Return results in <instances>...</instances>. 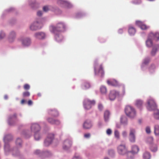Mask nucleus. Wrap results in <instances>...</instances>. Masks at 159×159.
<instances>
[{"label":"nucleus","mask_w":159,"mask_h":159,"mask_svg":"<svg viewBox=\"0 0 159 159\" xmlns=\"http://www.w3.org/2000/svg\"><path fill=\"white\" fill-rule=\"evenodd\" d=\"M147 102L148 104V106L147 107V109L149 111L154 110V117L157 119H159V111L158 110L156 109L157 106L154 100L151 99H149Z\"/></svg>","instance_id":"f257e3e1"},{"label":"nucleus","mask_w":159,"mask_h":159,"mask_svg":"<svg viewBox=\"0 0 159 159\" xmlns=\"http://www.w3.org/2000/svg\"><path fill=\"white\" fill-rule=\"evenodd\" d=\"M66 28L65 25L63 23L60 22L58 23L56 26L53 25L50 26V29L51 32L56 34L65 31Z\"/></svg>","instance_id":"f03ea898"},{"label":"nucleus","mask_w":159,"mask_h":159,"mask_svg":"<svg viewBox=\"0 0 159 159\" xmlns=\"http://www.w3.org/2000/svg\"><path fill=\"white\" fill-rule=\"evenodd\" d=\"M94 73L95 75H100L101 77L103 76L104 72L102 64H98L97 62L95 63L94 66Z\"/></svg>","instance_id":"7ed1b4c3"},{"label":"nucleus","mask_w":159,"mask_h":159,"mask_svg":"<svg viewBox=\"0 0 159 159\" xmlns=\"http://www.w3.org/2000/svg\"><path fill=\"white\" fill-rule=\"evenodd\" d=\"M117 152L119 154L124 155L127 154V157H131L129 155L131 154V152L128 151L127 148L125 144H120L119 145L117 148Z\"/></svg>","instance_id":"20e7f679"},{"label":"nucleus","mask_w":159,"mask_h":159,"mask_svg":"<svg viewBox=\"0 0 159 159\" xmlns=\"http://www.w3.org/2000/svg\"><path fill=\"white\" fill-rule=\"evenodd\" d=\"M125 112L127 116L131 118L134 117L136 116V112L134 109L129 106L126 107Z\"/></svg>","instance_id":"39448f33"},{"label":"nucleus","mask_w":159,"mask_h":159,"mask_svg":"<svg viewBox=\"0 0 159 159\" xmlns=\"http://www.w3.org/2000/svg\"><path fill=\"white\" fill-rule=\"evenodd\" d=\"M31 131L34 133V137L35 140H38L39 137H37V135L38 134L37 133L39 132L40 129V127L39 125L35 123L32 125L31 127Z\"/></svg>","instance_id":"423d86ee"},{"label":"nucleus","mask_w":159,"mask_h":159,"mask_svg":"<svg viewBox=\"0 0 159 159\" xmlns=\"http://www.w3.org/2000/svg\"><path fill=\"white\" fill-rule=\"evenodd\" d=\"M95 103V101L94 100H91L88 99H86L84 101V107L85 109L89 110L94 105Z\"/></svg>","instance_id":"0eeeda50"},{"label":"nucleus","mask_w":159,"mask_h":159,"mask_svg":"<svg viewBox=\"0 0 159 159\" xmlns=\"http://www.w3.org/2000/svg\"><path fill=\"white\" fill-rule=\"evenodd\" d=\"M135 133V129L133 128H130L129 134V140L131 143H134L135 142L136 137Z\"/></svg>","instance_id":"6e6552de"},{"label":"nucleus","mask_w":159,"mask_h":159,"mask_svg":"<svg viewBox=\"0 0 159 159\" xmlns=\"http://www.w3.org/2000/svg\"><path fill=\"white\" fill-rule=\"evenodd\" d=\"M42 27V25L38 21L34 22L31 25L30 27V29L32 30H37L40 29Z\"/></svg>","instance_id":"1a4fd4ad"},{"label":"nucleus","mask_w":159,"mask_h":159,"mask_svg":"<svg viewBox=\"0 0 159 159\" xmlns=\"http://www.w3.org/2000/svg\"><path fill=\"white\" fill-rule=\"evenodd\" d=\"M54 138V135L52 134H49L45 140L44 144L46 146H49L52 143Z\"/></svg>","instance_id":"9d476101"},{"label":"nucleus","mask_w":159,"mask_h":159,"mask_svg":"<svg viewBox=\"0 0 159 159\" xmlns=\"http://www.w3.org/2000/svg\"><path fill=\"white\" fill-rule=\"evenodd\" d=\"M92 126L91 121L89 120L85 121L83 125V128L85 129H90L92 127Z\"/></svg>","instance_id":"9b49d317"},{"label":"nucleus","mask_w":159,"mask_h":159,"mask_svg":"<svg viewBox=\"0 0 159 159\" xmlns=\"http://www.w3.org/2000/svg\"><path fill=\"white\" fill-rule=\"evenodd\" d=\"M119 94V93L118 92L115 90H111L110 91L109 94V98L110 100H113Z\"/></svg>","instance_id":"f8f14e48"},{"label":"nucleus","mask_w":159,"mask_h":159,"mask_svg":"<svg viewBox=\"0 0 159 159\" xmlns=\"http://www.w3.org/2000/svg\"><path fill=\"white\" fill-rule=\"evenodd\" d=\"M35 37L37 39H43L45 38V33L42 32H39L35 33L34 35Z\"/></svg>","instance_id":"ddd939ff"},{"label":"nucleus","mask_w":159,"mask_h":159,"mask_svg":"<svg viewBox=\"0 0 159 159\" xmlns=\"http://www.w3.org/2000/svg\"><path fill=\"white\" fill-rule=\"evenodd\" d=\"M136 24L140 27V28L143 30H146L149 28L150 27L148 26H147L140 21H136Z\"/></svg>","instance_id":"4468645a"},{"label":"nucleus","mask_w":159,"mask_h":159,"mask_svg":"<svg viewBox=\"0 0 159 159\" xmlns=\"http://www.w3.org/2000/svg\"><path fill=\"white\" fill-rule=\"evenodd\" d=\"M71 145L72 142L70 140H66L64 142L63 148L64 150H67L71 147Z\"/></svg>","instance_id":"2eb2a0df"},{"label":"nucleus","mask_w":159,"mask_h":159,"mask_svg":"<svg viewBox=\"0 0 159 159\" xmlns=\"http://www.w3.org/2000/svg\"><path fill=\"white\" fill-rule=\"evenodd\" d=\"M48 122L51 124L59 125L60 124V121L58 120H55L52 118L48 117L47 118Z\"/></svg>","instance_id":"dca6fc26"},{"label":"nucleus","mask_w":159,"mask_h":159,"mask_svg":"<svg viewBox=\"0 0 159 159\" xmlns=\"http://www.w3.org/2000/svg\"><path fill=\"white\" fill-rule=\"evenodd\" d=\"M159 49V45L158 44H156L153 46L151 52V55L153 56H154Z\"/></svg>","instance_id":"f3484780"},{"label":"nucleus","mask_w":159,"mask_h":159,"mask_svg":"<svg viewBox=\"0 0 159 159\" xmlns=\"http://www.w3.org/2000/svg\"><path fill=\"white\" fill-rule=\"evenodd\" d=\"M48 112L50 115L53 117L57 116L59 115L57 111L55 109H49L48 110Z\"/></svg>","instance_id":"a211bd4d"},{"label":"nucleus","mask_w":159,"mask_h":159,"mask_svg":"<svg viewBox=\"0 0 159 159\" xmlns=\"http://www.w3.org/2000/svg\"><path fill=\"white\" fill-rule=\"evenodd\" d=\"M132 150L131 151H130L131 152V154L129 155V156L131 157V153L133 154H135L137 153L138 152L139 150V148L136 145H134L132 147ZM131 157L130 158H131Z\"/></svg>","instance_id":"6ab92c4d"},{"label":"nucleus","mask_w":159,"mask_h":159,"mask_svg":"<svg viewBox=\"0 0 159 159\" xmlns=\"http://www.w3.org/2000/svg\"><path fill=\"white\" fill-rule=\"evenodd\" d=\"M153 39H156L158 40L159 39V33L158 32H156L155 34L152 32L150 33L149 35Z\"/></svg>","instance_id":"aec40b11"},{"label":"nucleus","mask_w":159,"mask_h":159,"mask_svg":"<svg viewBox=\"0 0 159 159\" xmlns=\"http://www.w3.org/2000/svg\"><path fill=\"white\" fill-rule=\"evenodd\" d=\"M55 34H56L55 37L56 40L58 42L61 41L63 39V37L60 33H58Z\"/></svg>","instance_id":"412c9836"},{"label":"nucleus","mask_w":159,"mask_h":159,"mask_svg":"<svg viewBox=\"0 0 159 159\" xmlns=\"http://www.w3.org/2000/svg\"><path fill=\"white\" fill-rule=\"evenodd\" d=\"M22 42L24 46H28L31 43V40L29 38H25L22 40Z\"/></svg>","instance_id":"4be33fe9"},{"label":"nucleus","mask_w":159,"mask_h":159,"mask_svg":"<svg viewBox=\"0 0 159 159\" xmlns=\"http://www.w3.org/2000/svg\"><path fill=\"white\" fill-rule=\"evenodd\" d=\"M152 40L153 39L149 36L146 42V45L147 47L150 48L152 46Z\"/></svg>","instance_id":"5701e85b"},{"label":"nucleus","mask_w":159,"mask_h":159,"mask_svg":"<svg viewBox=\"0 0 159 159\" xmlns=\"http://www.w3.org/2000/svg\"><path fill=\"white\" fill-rule=\"evenodd\" d=\"M110 115V112L108 111L107 110L105 111L104 113V118L106 122H107L108 121Z\"/></svg>","instance_id":"b1692460"},{"label":"nucleus","mask_w":159,"mask_h":159,"mask_svg":"<svg viewBox=\"0 0 159 159\" xmlns=\"http://www.w3.org/2000/svg\"><path fill=\"white\" fill-rule=\"evenodd\" d=\"M107 83L109 85L113 86H116L118 84L117 81L115 80H108Z\"/></svg>","instance_id":"393cba45"},{"label":"nucleus","mask_w":159,"mask_h":159,"mask_svg":"<svg viewBox=\"0 0 159 159\" xmlns=\"http://www.w3.org/2000/svg\"><path fill=\"white\" fill-rule=\"evenodd\" d=\"M136 30L135 28L131 26H129L128 32L130 35H134L135 33Z\"/></svg>","instance_id":"a878e982"},{"label":"nucleus","mask_w":159,"mask_h":159,"mask_svg":"<svg viewBox=\"0 0 159 159\" xmlns=\"http://www.w3.org/2000/svg\"><path fill=\"white\" fill-rule=\"evenodd\" d=\"M58 3L59 4H60L62 5V6L64 7H69V5L70 4L67 2L65 1L62 0H59Z\"/></svg>","instance_id":"bb28decb"},{"label":"nucleus","mask_w":159,"mask_h":159,"mask_svg":"<svg viewBox=\"0 0 159 159\" xmlns=\"http://www.w3.org/2000/svg\"><path fill=\"white\" fill-rule=\"evenodd\" d=\"M120 122L123 124H126L127 122V120L126 117L125 116H122L120 118Z\"/></svg>","instance_id":"cd10ccee"},{"label":"nucleus","mask_w":159,"mask_h":159,"mask_svg":"<svg viewBox=\"0 0 159 159\" xmlns=\"http://www.w3.org/2000/svg\"><path fill=\"white\" fill-rule=\"evenodd\" d=\"M150 149L152 152H155L157 150V146L155 144H151L150 146Z\"/></svg>","instance_id":"c85d7f7f"},{"label":"nucleus","mask_w":159,"mask_h":159,"mask_svg":"<svg viewBox=\"0 0 159 159\" xmlns=\"http://www.w3.org/2000/svg\"><path fill=\"white\" fill-rule=\"evenodd\" d=\"M16 34L14 31H12L11 32V42H13L16 38Z\"/></svg>","instance_id":"c756f323"},{"label":"nucleus","mask_w":159,"mask_h":159,"mask_svg":"<svg viewBox=\"0 0 159 159\" xmlns=\"http://www.w3.org/2000/svg\"><path fill=\"white\" fill-rule=\"evenodd\" d=\"M154 132L156 135H159V125H155Z\"/></svg>","instance_id":"7c9ffc66"},{"label":"nucleus","mask_w":159,"mask_h":159,"mask_svg":"<svg viewBox=\"0 0 159 159\" xmlns=\"http://www.w3.org/2000/svg\"><path fill=\"white\" fill-rule=\"evenodd\" d=\"M143 102L142 100L138 99L136 100V105L139 108H140L143 104Z\"/></svg>","instance_id":"2f4dec72"},{"label":"nucleus","mask_w":159,"mask_h":159,"mask_svg":"<svg viewBox=\"0 0 159 159\" xmlns=\"http://www.w3.org/2000/svg\"><path fill=\"white\" fill-rule=\"evenodd\" d=\"M143 158L144 159H149L150 158V155L149 152H145L143 154Z\"/></svg>","instance_id":"473e14b6"},{"label":"nucleus","mask_w":159,"mask_h":159,"mask_svg":"<svg viewBox=\"0 0 159 159\" xmlns=\"http://www.w3.org/2000/svg\"><path fill=\"white\" fill-rule=\"evenodd\" d=\"M22 143V141L21 139L18 138L16 139V145L18 147H20L21 146Z\"/></svg>","instance_id":"72a5a7b5"},{"label":"nucleus","mask_w":159,"mask_h":159,"mask_svg":"<svg viewBox=\"0 0 159 159\" xmlns=\"http://www.w3.org/2000/svg\"><path fill=\"white\" fill-rule=\"evenodd\" d=\"M90 85L89 83L85 82L83 85V88L84 89H87L90 87Z\"/></svg>","instance_id":"f704fd0d"},{"label":"nucleus","mask_w":159,"mask_h":159,"mask_svg":"<svg viewBox=\"0 0 159 159\" xmlns=\"http://www.w3.org/2000/svg\"><path fill=\"white\" fill-rule=\"evenodd\" d=\"M150 60L148 58H146L144 60L142 64L141 67H142L145 65H147L149 62Z\"/></svg>","instance_id":"c9c22d12"},{"label":"nucleus","mask_w":159,"mask_h":159,"mask_svg":"<svg viewBox=\"0 0 159 159\" xmlns=\"http://www.w3.org/2000/svg\"><path fill=\"white\" fill-rule=\"evenodd\" d=\"M100 91L102 93H106L107 92L106 88L103 86L101 87L100 88Z\"/></svg>","instance_id":"e433bc0d"},{"label":"nucleus","mask_w":159,"mask_h":159,"mask_svg":"<svg viewBox=\"0 0 159 159\" xmlns=\"http://www.w3.org/2000/svg\"><path fill=\"white\" fill-rule=\"evenodd\" d=\"M155 66L154 64H152L149 68V71L150 72H152L155 69Z\"/></svg>","instance_id":"4c0bfd02"},{"label":"nucleus","mask_w":159,"mask_h":159,"mask_svg":"<svg viewBox=\"0 0 159 159\" xmlns=\"http://www.w3.org/2000/svg\"><path fill=\"white\" fill-rule=\"evenodd\" d=\"M114 134L115 137L117 139H120V134L119 131L117 130H115Z\"/></svg>","instance_id":"58836bf2"},{"label":"nucleus","mask_w":159,"mask_h":159,"mask_svg":"<svg viewBox=\"0 0 159 159\" xmlns=\"http://www.w3.org/2000/svg\"><path fill=\"white\" fill-rule=\"evenodd\" d=\"M50 10V7L49 6H44L43 7V10L44 11L47 12Z\"/></svg>","instance_id":"ea45409f"},{"label":"nucleus","mask_w":159,"mask_h":159,"mask_svg":"<svg viewBox=\"0 0 159 159\" xmlns=\"http://www.w3.org/2000/svg\"><path fill=\"white\" fill-rule=\"evenodd\" d=\"M115 152L114 150L112 149H110L108 151V154L111 156H112L114 155Z\"/></svg>","instance_id":"a19ab883"},{"label":"nucleus","mask_w":159,"mask_h":159,"mask_svg":"<svg viewBox=\"0 0 159 159\" xmlns=\"http://www.w3.org/2000/svg\"><path fill=\"white\" fill-rule=\"evenodd\" d=\"M30 93L29 92H25L23 93V97H27L30 96Z\"/></svg>","instance_id":"79ce46f5"},{"label":"nucleus","mask_w":159,"mask_h":159,"mask_svg":"<svg viewBox=\"0 0 159 159\" xmlns=\"http://www.w3.org/2000/svg\"><path fill=\"white\" fill-rule=\"evenodd\" d=\"M7 135L5 136L3 139V140L4 141V142H5V151H6V147L7 146Z\"/></svg>","instance_id":"37998d69"},{"label":"nucleus","mask_w":159,"mask_h":159,"mask_svg":"<svg viewBox=\"0 0 159 159\" xmlns=\"http://www.w3.org/2000/svg\"><path fill=\"white\" fill-rule=\"evenodd\" d=\"M5 35L4 33L2 31H1L0 33V40L5 37Z\"/></svg>","instance_id":"c03bdc74"},{"label":"nucleus","mask_w":159,"mask_h":159,"mask_svg":"<svg viewBox=\"0 0 159 159\" xmlns=\"http://www.w3.org/2000/svg\"><path fill=\"white\" fill-rule=\"evenodd\" d=\"M24 88L25 90H29L30 89V86L28 84H25L24 86Z\"/></svg>","instance_id":"a18cd8bd"},{"label":"nucleus","mask_w":159,"mask_h":159,"mask_svg":"<svg viewBox=\"0 0 159 159\" xmlns=\"http://www.w3.org/2000/svg\"><path fill=\"white\" fill-rule=\"evenodd\" d=\"M106 133L108 135H110L112 134V130L110 129H108L106 131Z\"/></svg>","instance_id":"49530a36"},{"label":"nucleus","mask_w":159,"mask_h":159,"mask_svg":"<svg viewBox=\"0 0 159 159\" xmlns=\"http://www.w3.org/2000/svg\"><path fill=\"white\" fill-rule=\"evenodd\" d=\"M146 131L147 133L149 134L151 132L150 128L149 127H147L146 128Z\"/></svg>","instance_id":"de8ad7c7"},{"label":"nucleus","mask_w":159,"mask_h":159,"mask_svg":"<svg viewBox=\"0 0 159 159\" xmlns=\"http://www.w3.org/2000/svg\"><path fill=\"white\" fill-rule=\"evenodd\" d=\"M122 134L123 136L124 137H126L127 135V132L125 131L122 132Z\"/></svg>","instance_id":"09e8293b"},{"label":"nucleus","mask_w":159,"mask_h":159,"mask_svg":"<svg viewBox=\"0 0 159 159\" xmlns=\"http://www.w3.org/2000/svg\"><path fill=\"white\" fill-rule=\"evenodd\" d=\"M91 135L90 133L86 134H84V136L85 138H89L90 137Z\"/></svg>","instance_id":"8fccbe9b"},{"label":"nucleus","mask_w":159,"mask_h":159,"mask_svg":"<svg viewBox=\"0 0 159 159\" xmlns=\"http://www.w3.org/2000/svg\"><path fill=\"white\" fill-rule=\"evenodd\" d=\"M16 114H14V115L11 118V120L13 119H16Z\"/></svg>","instance_id":"3c124183"},{"label":"nucleus","mask_w":159,"mask_h":159,"mask_svg":"<svg viewBox=\"0 0 159 159\" xmlns=\"http://www.w3.org/2000/svg\"><path fill=\"white\" fill-rule=\"evenodd\" d=\"M103 108V107L102 105L101 104H99L98 105V109L100 110L101 111L102 110Z\"/></svg>","instance_id":"603ef678"},{"label":"nucleus","mask_w":159,"mask_h":159,"mask_svg":"<svg viewBox=\"0 0 159 159\" xmlns=\"http://www.w3.org/2000/svg\"><path fill=\"white\" fill-rule=\"evenodd\" d=\"M72 159H81V158L79 156L75 155L73 157Z\"/></svg>","instance_id":"864d4df0"},{"label":"nucleus","mask_w":159,"mask_h":159,"mask_svg":"<svg viewBox=\"0 0 159 159\" xmlns=\"http://www.w3.org/2000/svg\"><path fill=\"white\" fill-rule=\"evenodd\" d=\"M42 15V11H39L37 12V15L39 16H41Z\"/></svg>","instance_id":"5fc2aeb1"},{"label":"nucleus","mask_w":159,"mask_h":159,"mask_svg":"<svg viewBox=\"0 0 159 159\" xmlns=\"http://www.w3.org/2000/svg\"><path fill=\"white\" fill-rule=\"evenodd\" d=\"M38 5V4L36 2H34L33 4H32L31 5V6L33 8H34V6H37Z\"/></svg>","instance_id":"6e6d98bb"},{"label":"nucleus","mask_w":159,"mask_h":159,"mask_svg":"<svg viewBox=\"0 0 159 159\" xmlns=\"http://www.w3.org/2000/svg\"><path fill=\"white\" fill-rule=\"evenodd\" d=\"M28 103L29 105H30L32 104V102L31 100H29L28 101Z\"/></svg>","instance_id":"4d7b16f0"},{"label":"nucleus","mask_w":159,"mask_h":159,"mask_svg":"<svg viewBox=\"0 0 159 159\" xmlns=\"http://www.w3.org/2000/svg\"><path fill=\"white\" fill-rule=\"evenodd\" d=\"M37 133L38 134L37 135V137H38V138L39 137V139H38V140H39L40 139V138L41 137V136L39 134V132H37Z\"/></svg>","instance_id":"13d9d810"},{"label":"nucleus","mask_w":159,"mask_h":159,"mask_svg":"<svg viewBox=\"0 0 159 159\" xmlns=\"http://www.w3.org/2000/svg\"><path fill=\"white\" fill-rule=\"evenodd\" d=\"M40 152V151L39 150H37L34 153L36 154H38Z\"/></svg>","instance_id":"bf43d9fd"},{"label":"nucleus","mask_w":159,"mask_h":159,"mask_svg":"<svg viewBox=\"0 0 159 159\" xmlns=\"http://www.w3.org/2000/svg\"><path fill=\"white\" fill-rule=\"evenodd\" d=\"M148 139L149 141H153V139L152 137L149 138Z\"/></svg>","instance_id":"052dcab7"},{"label":"nucleus","mask_w":159,"mask_h":159,"mask_svg":"<svg viewBox=\"0 0 159 159\" xmlns=\"http://www.w3.org/2000/svg\"><path fill=\"white\" fill-rule=\"evenodd\" d=\"M119 32L120 33H122L123 32V30L122 29H120L119 30Z\"/></svg>","instance_id":"680f3d73"},{"label":"nucleus","mask_w":159,"mask_h":159,"mask_svg":"<svg viewBox=\"0 0 159 159\" xmlns=\"http://www.w3.org/2000/svg\"><path fill=\"white\" fill-rule=\"evenodd\" d=\"M25 102V100L22 99L21 101V103L22 104H23Z\"/></svg>","instance_id":"e2e57ef3"},{"label":"nucleus","mask_w":159,"mask_h":159,"mask_svg":"<svg viewBox=\"0 0 159 159\" xmlns=\"http://www.w3.org/2000/svg\"><path fill=\"white\" fill-rule=\"evenodd\" d=\"M8 97L7 95H6L4 96V98L5 99L7 100L8 99Z\"/></svg>","instance_id":"0e129e2a"},{"label":"nucleus","mask_w":159,"mask_h":159,"mask_svg":"<svg viewBox=\"0 0 159 159\" xmlns=\"http://www.w3.org/2000/svg\"><path fill=\"white\" fill-rule=\"evenodd\" d=\"M30 135H29L28 136L27 135H25V137L26 138H29V137H30Z\"/></svg>","instance_id":"69168bd1"},{"label":"nucleus","mask_w":159,"mask_h":159,"mask_svg":"<svg viewBox=\"0 0 159 159\" xmlns=\"http://www.w3.org/2000/svg\"><path fill=\"white\" fill-rule=\"evenodd\" d=\"M38 95L39 96H41V94L40 93H39L38 94Z\"/></svg>","instance_id":"338daca9"},{"label":"nucleus","mask_w":159,"mask_h":159,"mask_svg":"<svg viewBox=\"0 0 159 159\" xmlns=\"http://www.w3.org/2000/svg\"><path fill=\"white\" fill-rule=\"evenodd\" d=\"M18 155V151L16 152V155H15V156H17Z\"/></svg>","instance_id":"774afa93"}]
</instances>
